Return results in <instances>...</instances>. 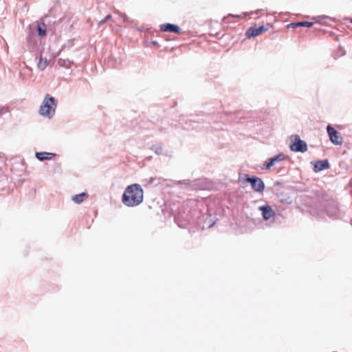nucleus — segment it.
Masks as SVG:
<instances>
[{
	"label": "nucleus",
	"instance_id": "f257e3e1",
	"mask_svg": "<svg viewBox=\"0 0 352 352\" xmlns=\"http://www.w3.org/2000/svg\"><path fill=\"white\" fill-rule=\"evenodd\" d=\"M317 205L319 209L331 219H339L340 212L337 201L324 192L319 193L317 196Z\"/></svg>",
	"mask_w": 352,
	"mask_h": 352
},
{
	"label": "nucleus",
	"instance_id": "f03ea898",
	"mask_svg": "<svg viewBox=\"0 0 352 352\" xmlns=\"http://www.w3.org/2000/svg\"><path fill=\"white\" fill-rule=\"evenodd\" d=\"M144 191L142 186L138 184H133L128 186L122 196V203L129 207H134L142 203Z\"/></svg>",
	"mask_w": 352,
	"mask_h": 352
},
{
	"label": "nucleus",
	"instance_id": "7ed1b4c3",
	"mask_svg": "<svg viewBox=\"0 0 352 352\" xmlns=\"http://www.w3.org/2000/svg\"><path fill=\"white\" fill-rule=\"evenodd\" d=\"M58 104L56 98L50 94H46L39 109L41 116L51 118L55 113Z\"/></svg>",
	"mask_w": 352,
	"mask_h": 352
},
{
	"label": "nucleus",
	"instance_id": "20e7f679",
	"mask_svg": "<svg viewBox=\"0 0 352 352\" xmlns=\"http://www.w3.org/2000/svg\"><path fill=\"white\" fill-rule=\"evenodd\" d=\"M291 144L289 148L294 152L305 153L307 151V144L305 141L300 139L298 135L290 136Z\"/></svg>",
	"mask_w": 352,
	"mask_h": 352
},
{
	"label": "nucleus",
	"instance_id": "39448f33",
	"mask_svg": "<svg viewBox=\"0 0 352 352\" xmlns=\"http://www.w3.org/2000/svg\"><path fill=\"white\" fill-rule=\"evenodd\" d=\"M245 180L251 184L252 188L257 192H263L265 189V184L263 181L258 177L245 175Z\"/></svg>",
	"mask_w": 352,
	"mask_h": 352
},
{
	"label": "nucleus",
	"instance_id": "423d86ee",
	"mask_svg": "<svg viewBox=\"0 0 352 352\" xmlns=\"http://www.w3.org/2000/svg\"><path fill=\"white\" fill-rule=\"evenodd\" d=\"M285 159L286 155L283 153L272 157H270L265 162V164H263V167H262V169L271 170L273 166H275L276 164H278L280 162L284 161Z\"/></svg>",
	"mask_w": 352,
	"mask_h": 352
},
{
	"label": "nucleus",
	"instance_id": "0eeeda50",
	"mask_svg": "<svg viewBox=\"0 0 352 352\" xmlns=\"http://www.w3.org/2000/svg\"><path fill=\"white\" fill-rule=\"evenodd\" d=\"M327 132L331 142L335 145H341L343 142L342 138L338 132L330 124L327 126Z\"/></svg>",
	"mask_w": 352,
	"mask_h": 352
},
{
	"label": "nucleus",
	"instance_id": "6e6552de",
	"mask_svg": "<svg viewBox=\"0 0 352 352\" xmlns=\"http://www.w3.org/2000/svg\"><path fill=\"white\" fill-rule=\"evenodd\" d=\"M268 30V28H266L264 25H261L258 28L256 27H250L248 29V30L245 32V35L248 38H253L256 36L260 35L263 32L267 31Z\"/></svg>",
	"mask_w": 352,
	"mask_h": 352
},
{
	"label": "nucleus",
	"instance_id": "1a4fd4ad",
	"mask_svg": "<svg viewBox=\"0 0 352 352\" xmlns=\"http://www.w3.org/2000/svg\"><path fill=\"white\" fill-rule=\"evenodd\" d=\"M160 30L162 32H171L179 34L181 33V28L179 25L173 23H164L160 25Z\"/></svg>",
	"mask_w": 352,
	"mask_h": 352
},
{
	"label": "nucleus",
	"instance_id": "9d476101",
	"mask_svg": "<svg viewBox=\"0 0 352 352\" xmlns=\"http://www.w3.org/2000/svg\"><path fill=\"white\" fill-rule=\"evenodd\" d=\"M258 209L261 212L263 218L265 220L270 219L271 217H272L275 214L274 211L268 205H264V206H260L258 208Z\"/></svg>",
	"mask_w": 352,
	"mask_h": 352
},
{
	"label": "nucleus",
	"instance_id": "9b49d317",
	"mask_svg": "<svg viewBox=\"0 0 352 352\" xmlns=\"http://www.w3.org/2000/svg\"><path fill=\"white\" fill-rule=\"evenodd\" d=\"M329 168V163L327 160L316 161L314 164V170L320 172Z\"/></svg>",
	"mask_w": 352,
	"mask_h": 352
},
{
	"label": "nucleus",
	"instance_id": "f8f14e48",
	"mask_svg": "<svg viewBox=\"0 0 352 352\" xmlns=\"http://www.w3.org/2000/svg\"><path fill=\"white\" fill-rule=\"evenodd\" d=\"M36 158L41 162L50 160L56 156V153L48 152H36L35 153Z\"/></svg>",
	"mask_w": 352,
	"mask_h": 352
},
{
	"label": "nucleus",
	"instance_id": "ddd939ff",
	"mask_svg": "<svg viewBox=\"0 0 352 352\" xmlns=\"http://www.w3.org/2000/svg\"><path fill=\"white\" fill-rule=\"evenodd\" d=\"M314 25L312 22L309 21H299V22H295V23H291L289 24H287V29L289 28H296L298 27H311Z\"/></svg>",
	"mask_w": 352,
	"mask_h": 352
},
{
	"label": "nucleus",
	"instance_id": "4468645a",
	"mask_svg": "<svg viewBox=\"0 0 352 352\" xmlns=\"http://www.w3.org/2000/svg\"><path fill=\"white\" fill-rule=\"evenodd\" d=\"M48 65V60L47 58L43 57L41 55L38 58L37 68L41 71H43Z\"/></svg>",
	"mask_w": 352,
	"mask_h": 352
},
{
	"label": "nucleus",
	"instance_id": "2eb2a0df",
	"mask_svg": "<svg viewBox=\"0 0 352 352\" xmlns=\"http://www.w3.org/2000/svg\"><path fill=\"white\" fill-rule=\"evenodd\" d=\"M88 194L87 192H81L80 194L74 195L72 198V200L78 204H81L86 198L88 197Z\"/></svg>",
	"mask_w": 352,
	"mask_h": 352
},
{
	"label": "nucleus",
	"instance_id": "dca6fc26",
	"mask_svg": "<svg viewBox=\"0 0 352 352\" xmlns=\"http://www.w3.org/2000/svg\"><path fill=\"white\" fill-rule=\"evenodd\" d=\"M72 64H73V61H71L69 59L59 58L58 60V65L61 67L69 69V68H70V67Z\"/></svg>",
	"mask_w": 352,
	"mask_h": 352
},
{
	"label": "nucleus",
	"instance_id": "f3484780",
	"mask_svg": "<svg viewBox=\"0 0 352 352\" xmlns=\"http://www.w3.org/2000/svg\"><path fill=\"white\" fill-rule=\"evenodd\" d=\"M37 32L40 36H44L46 35V28L44 22H39L38 23Z\"/></svg>",
	"mask_w": 352,
	"mask_h": 352
},
{
	"label": "nucleus",
	"instance_id": "a211bd4d",
	"mask_svg": "<svg viewBox=\"0 0 352 352\" xmlns=\"http://www.w3.org/2000/svg\"><path fill=\"white\" fill-rule=\"evenodd\" d=\"M28 45L30 50H34V46L36 44L35 36L34 35H29L27 38Z\"/></svg>",
	"mask_w": 352,
	"mask_h": 352
},
{
	"label": "nucleus",
	"instance_id": "6ab92c4d",
	"mask_svg": "<svg viewBox=\"0 0 352 352\" xmlns=\"http://www.w3.org/2000/svg\"><path fill=\"white\" fill-rule=\"evenodd\" d=\"M151 149L157 155L162 154V147L160 145H153Z\"/></svg>",
	"mask_w": 352,
	"mask_h": 352
},
{
	"label": "nucleus",
	"instance_id": "aec40b11",
	"mask_svg": "<svg viewBox=\"0 0 352 352\" xmlns=\"http://www.w3.org/2000/svg\"><path fill=\"white\" fill-rule=\"evenodd\" d=\"M116 13L118 14L120 16V17L122 19L124 22H125V23L130 22L131 23H134V21L133 20L130 21L129 18L126 15V14L122 13L118 10H116Z\"/></svg>",
	"mask_w": 352,
	"mask_h": 352
},
{
	"label": "nucleus",
	"instance_id": "412c9836",
	"mask_svg": "<svg viewBox=\"0 0 352 352\" xmlns=\"http://www.w3.org/2000/svg\"><path fill=\"white\" fill-rule=\"evenodd\" d=\"M195 122L192 120L191 119L189 120L188 122H186L185 125H184L183 124L182 126H183V128L184 129H186V130H189V129H195V127L193 126V124L195 123Z\"/></svg>",
	"mask_w": 352,
	"mask_h": 352
},
{
	"label": "nucleus",
	"instance_id": "4be33fe9",
	"mask_svg": "<svg viewBox=\"0 0 352 352\" xmlns=\"http://www.w3.org/2000/svg\"><path fill=\"white\" fill-rule=\"evenodd\" d=\"M156 180H158L159 181V179H157V177H151L147 183L148 185H151V184H155V185H157L158 184H160V182H158L157 183L155 184V181Z\"/></svg>",
	"mask_w": 352,
	"mask_h": 352
},
{
	"label": "nucleus",
	"instance_id": "5701e85b",
	"mask_svg": "<svg viewBox=\"0 0 352 352\" xmlns=\"http://www.w3.org/2000/svg\"><path fill=\"white\" fill-rule=\"evenodd\" d=\"M9 111V108L8 107H0V116L6 113Z\"/></svg>",
	"mask_w": 352,
	"mask_h": 352
},
{
	"label": "nucleus",
	"instance_id": "b1692460",
	"mask_svg": "<svg viewBox=\"0 0 352 352\" xmlns=\"http://www.w3.org/2000/svg\"><path fill=\"white\" fill-rule=\"evenodd\" d=\"M111 18V14H108V15H107V16H106V17H105L104 19H102V20H101L100 21H99L98 25H101L104 24V23H106L108 20H109Z\"/></svg>",
	"mask_w": 352,
	"mask_h": 352
},
{
	"label": "nucleus",
	"instance_id": "393cba45",
	"mask_svg": "<svg viewBox=\"0 0 352 352\" xmlns=\"http://www.w3.org/2000/svg\"><path fill=\"white\" fill-rule=\"evenodd\" d=\"M151 44L153 45H157L158 43L157 41H154L151 42Z\"/></svg>",
	"mask_w": 352,
	"mask_h": 352
},
{
	"label": "nucleus",
	"instance_id": "a878e982",
	"mask_svg": "<svg viewBox=\"0 0 352 352\" xmlns=\"http://www.w3.org/2000/svg\"><path fill=\"white\" fill-rule=\"evenodd\" d=\"M47 18V15H45V16H43V17L41 19V20H42V21H45Z\"/></svg>",
	"mask_w": 352,
	"mask_h": 352
},
{
	"label": "nucleus",
	"instance_id": "bb28decb",
	"mask_svg": "<svg viewBox=\"0 0 352 352\" xmlns=\"http://www.w3.org/2000/svg\"><path fill=\"white\" fill-rule=\"evenodd\" d=\"M345 20L349 21L351 23H352V18H347Z\"/></svg>",
	"mask_w": 352,
	"mask_h": 352
}]
</instances>
